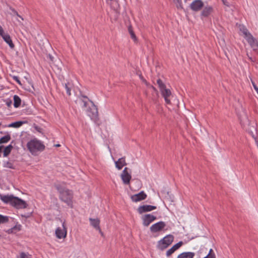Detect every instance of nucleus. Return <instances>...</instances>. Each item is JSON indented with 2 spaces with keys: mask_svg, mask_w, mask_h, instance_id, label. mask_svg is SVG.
<instances>
[{
  "mask_svg": "<svg viewBox=\"0 0 258 258\" xmlns=\"http://www.w3.org/2000/svg\"><path fill=\"white\" fill-rule=\"evenodd\" d=\"M157 83L158 85L161 94L164 97L166 103L167 104H170V100L169 97L171 95V91L166 88L165 85L161 79H159L157 80Z\"/></svg>",
  "mask_w": 258,
  "mask_h": 258,
  "instance_id": "7ed1b4c3",
  "label": "nucleus"
},
{
  "mask_svg": "<svg viewBox=\"0 0 258 258\" xmlns=\"http://www.w3.org/2000/svg\"><path fill=\"white\" fill-rule=\"evenodd\" d=\"M173 240L174 236L172 235H167L158 242L157 247L159 249L163 250L167 248Z\"/></svg>",
  "mask_w": 258,
  "mask_h": 258,
  "instance_id": "20e7f679",
  "label": "nucleus"
},
{
  "mask_svg": "<svg viewBox=\"0 0 258 258\" xmlns=\"http://www.w3.org/2000/svg\"><path fill=\"white\" fill-rule=\"evenodd\" d=\"M12 206L17 209H23L27 207V204L25 201L18 197H14Z\"/></svg>",
  "mask_w": 258,
  "mask_h": 258,
  "instance_id": "423d86ee",
  "label": "nucleus"
},
{
  "mask_svg": "<svg viewBox=\"0 0 258 258\" xmlns=\"http://www.w3.org/2000/svg\"><path fill=\"white\" fill-rule=\"evenodd\" d=\"M21 103V98L17 95L14 96V106L15 107H19Z\"/></svg>",
  "mask_w": 258,
  "mask_h": 258,
  "instance_id": "4be33fe9",
  "label": "nucleus"
},
{
  "mask_svg": "<svg viewBox=\"0 0 258 258\" xmlns=\"http://www.w3.org/2000/svg\"><path fill=\"white\" fill-rule=\"evenodd\" d=\"M128 31H129V33L131 35V38L135 41H136L137 39V37H136V36L135 35V34L134 33L132 28V27L131 26H130L128 28Z\"/></svg>",
  "mask_w": 258,
  "mask_h": 258,
  "instance_id": "cd10ccee",
  "label": "nucleus"
},
{
  "mask_svg": "<svg viewBox=\"0 0 258 258\" xmlns=\"http://www.w3.org/2000/svg\"><path fill=\"white\" fill-rule=\"evenodd\" d=\"M203 258H214V255H211L210 254H208L206 256Z\"/></svg>",
  "mask_w": 258,
  "mask_h": 258,
  "instance_id": "a19ab883",
  "label": "nucleus"
},
{
  "mask_svg": "<svg viewBox=\"0 0 258 258\" xmlns=\"http://www.w3.org/2000/svg\"><path fill=\"white\" fill-rule=\"evenodd\" d=\"M18 258H31V256L28 253H26L24 252H22L20 253V257Z\"/></svg>",
  "mask_w": 258,
  "mask_h": 258,
  "instance_id": "7c9ffc66",
  "label": "nucleus"
},
{
  "mask_svg": "<svg viewBox=\"0 0 258 258\" xmlns=\"http://www.w3.org/2000/svg\"><path fill=\"white\" fill-rule=\"evenodd\" d=\"M204 3L201 0H195L190 5V8L193 11L198 12L204 7Z\"/></svg>",
  "mask_w": 258,
  "mask_h": 258,
  "instance_id": "9d476101",
  "label": "nucleus"
},
{
  "mask_svg": "<svg viewBox=\"0 0 258 258\" xmlns=\"http://www.w3.org/2000/svg\"><path fill=\"white\" fill-rule=\"evenodd\" d=\"M152 88H153V89H154V90H156V88L152 86Z\"/></svg>",
  "mask_w": 258,
  "mask_h": 258,
  "instance_id": "09e8293b",
  "label": "nucleus"
},
{
  "mask_svg": "<svg viewBox=\"0 0 258 258\" xmlns=\"http://www.w3.org/2000/svg\"><path fill=\"white\" fill-rule=\"evenodd\" d=\"M4 167L9 168L11 169L14 168L13 163L10 161H7V162H5L4 163Z\"/></svg>",
  "mask_w": 258,
  "mask_h": 258,
  "instance_id": "c756f323",
  "label": "nucleus"
},
{
  "mask_svg": "<svg viewBox=\"0 0 258 258\" xmlns=\"http://www.w3.org/2000/svg\"><path fill=\"white\" fill-rule=\"evenodd\" d=\"M71 85L70 83H68L67 84H65V88L67 91V93L69 96H70L71 95Z\"/></svg>",
  "mask_w": 258,
  "mask_h": 258,
  "instance_id": "c85d7f7f",
  "label": "nucleus"
},
{
  "mask_svg": "<svg viewBox=\"0 0 258 258\" xmlns=\"http://www.w3.org/2000/svg\"><path fill=\"white\" fill-rule=\"evenodd\" d=\"M55 187L59 194L60 200L66 203L69 206L72 208V199L73 198L72 191L62 187L59 184L55 185Z\"/></svg>",
  "mask_w": 258,
  "mask_h": 258,
  "instance_id": "f257e3e1",
  "label": "nucleus"
},
{
  "mask_svg": "<svg viewBox=\"0 0 258 258\" xmlns=\"http://www.w3.org/2000/svg\"><path fill=\"white\" fill-rule=\"evenodd\" d=\"M13 146L11 144L5 147L4 151V156L7 157L11 153Z\"/></svg>",
  "mask_w": 258,
  "mask_h": 258,
  "instance_id": "b1692460",
  "label": "nucleus"
},
{
  "mask_svg": "<svg viewBox=\"0 0 258 258\" xmlns=\"http://www.w3.org/2000/svg\"><path fill=\"white\" fill-rule=\"evenodd\" d=\"M166 226V223L163 221H160L152 225L150 228V231L152 233H157L164 229Z\"/></svg>",
  "mask_w": 258,
  "mask_h": 258,
  "instance_id": "0eeeda50",
  "label": "nucleus"
},
{
  "mask_svg": "<svg viewBox=\"0 0 258 258\" xmlns=\"http://www.w3.org/2000/svg\"><path fill=\"white\" fill-rule=\"evenodd\" d=\"M56 147H59L60 146V145L59 144H56L55 145Z\"/></svg>",
  "mask_w": 258,
  "mask_h": 258,
  "instance_id": "de8ad7c7",
  "label": "nucleus"
},
{
  "mask_svg": "<svg viewBox=\"0 0 258 258\" xmlns=\"http://www.w3.org/2000/svg\"><path fill=\"white\" fill-rule=\"evenodd\" d=\"M240 30L242 31V32L243 33V34L244 35L245 38L246 39V40H247L248 39H249V38H251L252 36H253L251 34V33H250L248 32V30L246 28L243 27Z\"/></svg>",
  "mask_w": 258,
  "mask_h": 258,
  "instance_id": "5701e85b",
  "label": "nucleus"
},
{
  "mask_svg": "<svg viewBox=\"0 0 258 258\" xmlns=\"http://www.w3.org/2000/svg\"><path fill=\"white\" fill-rule=\"evenodd\" d=\"M89 221H90L91 225L94 227L96 229L98 230L99 232L101 233V235L103 236V234L101 231V230L99 227L100 221L98 219H93L91 218H89Z\"/></svg>",
  "mask_w": 258,
  "mask_h": 258,
  "instance_id": "f3484780",
  "label": "nucleus"
},
{
  "mask_svg": "<svg viewBox=\"0 0 258 258\" xmlns=\"http://www.w3.org/2000/svg\"><path fill=\"white\" fill-rule=\"evenodd\" d=\"M24 123H25V122L22 121H16V122H12V123L9 124L8 125V126L18 128V127H20L21 125H22Z\"/></svg>",
  "mask_w": 258,
  "mask_h": 258,
  "instance_id": "393cba45",
  "label": "nucleus"
},
{
  "mask_svg": "<svg viewBox=\"0 0 258 258\" xmlns=\"http://www.w3.org/2000/svg\"><path fill=\"white\" fill-rule=\"evenodd\" d=\"M14 196L11 195H2L0 194V199L5 203L10 204L12 205Z\"/></svg>",
  "mask_w": 258,
  "mask_h": 258,
  "instance_id": "a211bd4d",
  "label": "nucleus"
},
{
  "mask_svg": "<svg viewBox=\"0 0 258 258\" xmlns=\"http://www.w3.org/2000/svg\"><path fill=\"white\" fill-rule=\"evenodd\" d=\"M214 11L212 6H207L204 8L201 12V16L204 17H208Z\"/></svg>",
  "mask_w": 258,
  "mask_h": 258,
  "instance_id": "6ab92c4d",
  "label": "nucleus"
},
{
  "mask_svg": "<svg viewBox=\"0 0 258 258\" xmlns=\"http://www.w3.org/2000/svg\"><path fill=\"white\" fill-rule=\"evenodd\" d=\"M9 221V217L8 216H3L0 214V224L7 223Z\"/></svg>",
  "mask_w": 258,
  "mask_h": 258,
  "instance_id": "bb28decb",
  "label": "nucleus"
},
{
  "mask_svg": "<svg viewBox=\"0 0 258 258\" xmlns=\"http://www.w3.org/2000/svg\"><path fill=\"white\" fill-rule=\"evenodd\" d=\"M195 253L192 252H184L179 254L177 258H194Z\"/></svg>",
  "mask_w": 258,
  "mask_h": 258,
  "instance_id": "412c9836",
  "label": "nucleus"
},
{
  "mask_svg": "<svg viewBox=\"0 0 258 258\" xmlns=\"http://www.w3.org/2000/svg\"><path fill=\"white\" fill-rule=\"evenodd\" d=\"M240 123L242 125V126H243V127H245V125H246V123L244 122V121L241 120L240 121Z\"/></svg>",
  "mask_w": 258,
  "mask_h": 258,
  "instance_id": "37998d69",
  "label": "nucleus"
},
{
  "mask_svg": "<svg viewBox=\"0 0 258 258\" xmlns=\"http://www.w3.org/2000/svg\"><path fill=\"white\" fill-rule=\"evenodd\" d=\"M253 50L258 52V41L253 36L247 40Z\"/></svg>",
  "mask_w": 258,
  "mask_h": 258,
  "instance_id": "dca6fc26",
  "label": "nucleus"
},
{
  "mask_svg": "<svg viewBox=\"0 0 258 258\" xmlns=\"http://www.w3.org/2000/svg\"><path fill=\"white\" fill-rule=\"evenodd\" d=\"M90 101L92 103V105L91 107H89L87 110L88 114L91 117V119L93 120L96 123L99 125V123L97 122L98 120V108L97 106L94 104L93 101L91 100H90Z\"/></svg>",
  "mask_w": 258,
  "mask_h": 258,
  "instance_id": "39448f33",
  "label": "nucleus"
},
{
  "mask_svg": "<svg viewBox=\"0 0 258 258\" xmlns=\"http://www.w3.org/2000/svg\"><path fill=\"white\" fill-rule=\"evenodd\" d=\"M4 40L9 45V47L13 49L15 48V45L13 43L11 37L8 33H6L4 31L1 36Z\"/></svg>",
  "mask_w": 258,
  "mask_h": 258,
  "instance_id": "4468645a",
  "label": "nucleus"
},
{
  "mask_svg": "<svg viewBox=\"0 0 258 258\" xmlns=\"http://www.w3.org/2000/svg\"><path fill=\"white\" fill-rule=\"evenodd\" d=\"M157 209V207L154 206L144 205L140 206L138 207L137 211L140 214H142L144 213L150 212Z\"/></svg>",
  "mask_w": 258,
  "mask_h": 258,
  "instance_id": "f8f14e48",
  "label": "nucleus"
},
{
  "mask_svg": "<svg viewBox=\"0 0 258 258\" xmlns=\"http://www.w3.org/2000/svg\"><path fill=\"white\" fill-rule=\"evenodd\" d=\"M1 125V123H0V125Z\"/></svg>",
  "mask_w": 258,
  "mask_h": 258,
  "instance_id": "8fccbe9b",
  "label": "nucleus"
},
{
  "mask_svg": "<svg viewBox=\"0 0 258 258\" xmlns=\"http://www.w3.org/2000/svg\"><path fill=\"white\" fill-rule=\"evenodd\" d=\"M62 229L60 227H57L55 230L56 236L59 239L65 238L67 234V227L64 222L62 223Z\"/></svg>",
  "mask_w": 258,
  "mask_h": 258,
  "instance_id": "6e6552de",
  "label": "nucleus"
},
{
  "mask_svg": "<svg viewBox=\"0 0 258 258\" xmlns=\"http://www.w3.org/2000/svg\"><path fill=\"white\" fill-rule=\"evenodd\" d=\"M140 77V78L141 79V80L144 82L145 83V84H147V82L146 81V80L144 78V77L142 76V75H140L139 76Z\"/></svg>",
  "mask_w": 258,
  "mask_h": 258,
  "instance_id": "e433bc0d",
  "label": "nucleus"
},
{
  "mask_svg": "<svg viewBox=\"0 0 258 258\" xmlns=\"http://www.w3.org/2000/svg\"><path fill=\"white\" fill-rule=\"evenodd\" d=\"M183 242L181 241L174 244L171 248L166 251V256L168 257L170 256L176 250L179 249L183 245Z\"/></svg>",
  "mask_w": 258,
  "mask_h": 258,
  "instance_id": "2eb2a0df",
  "label": "nucleus"
},
{
  "mask_svg": "<svg viewBox=\"0 0 258 258\" xmlns=\"http://www.w3.org/2000/svg\"><path fill=\"white\" fill-rule=\"evenodd\" d=\"M143 224L144 226H148L153 221L155 220L157 218L156 216L151 214H145L142 216Z\"/></svg>",
  "mask_w": 258,
  "mask_h": 258,
  "instance_id": "1a4fd4ad",
  "label": "nucleus"
},
{
  "mask_svg": "<svg viewBox=\"0 0 258 258\" xmlns=\"http://www.w3.org/2000/svg\"><path fill=\"white\" fill-rule=\"evenodd\" d=\"M251 83H252V86H253L254 90H255V91L256 92V93L258 94V87H257V86L256 85V84H255V83L254 82L251 81Z\"/></svg>",
  "mask_w": 258,
  "mask_h": 258,
  "instance_id": "72a5a7b5",
  "label": "nucleus"
},
{
  "mask_svg": "<svg viewBox=\"0 0 258 258\" xmlns=\"http://www.w3.org/2000/svg\"><path fill=\"white\" fill-rule=\"evenodd\" d=\"M147 196L144 191H142L137 194L132 195L131 197L134 202H138L146 199Z\"/></svg>",
  "mask_w": 258,
  "mask_h": 258,
  "instance_id": "ddd939ff",
  "label": "nucleus"
},
{
  "mask_svg": "<svg viewBox=\"0 0 258 258\" xmlns=\"http://www.w3.org/2000/svg\"><path fill=\"white\" fill-rule=\"evenodd\" d=\"M47 57H48L51 61H53L54 57L51 55L48 54Z\"/></svg>",
  "mask_w": 258,
  "mask_h": 258,
  "instance_id": "58836bf2",
  "label": "nucleus"
},
{
  "mask_svg": "<svg viewBox=\"0 0 258 258\" xmlns=\"http://www.w3.org/2000/svg\"><path fill=\"white\" fill-rule=\"evenodd\" d=\"M4 30L1 26H0V35L2 36L4 32Z\"/></svg>",
  "mask_w": 258,
  "mask_h": 258,
  "instance_id": "79ce46f5",
  "label": "nucleus"
},
{
  "mask_svg": "<svg viewBox=\"0 0 258 258\" xmlns=\"http://www.w3.org/2000/svg\"><path fill=\"white\" fill-rule=\"evenodd\" d=\"M27 147L29 151L34 154L37 151H42L44 150V145L40 141L37 140H32L27 144Z\"/></svg>",
  "mask_w": 258,
  "mask_h": 258,
  "instance_id": "f03ea898",
  "label": "nucleus"
},
{
  "mask_svg": "<svg viewBox=\"0 0 258 258\" xmlns=\"http://www.w3.org/2000/svg\"><path fill=\"white\" fill-rule=\"evenodd\" d=\"M10 140L11 136L8 134L0 139V144L8 143Z\"/></svg>",
  "mask_w": 258,
  "mask_h": 258,
  "instance_id": "a878e982",
  "label": "nucleus"
},
{
  "mask_svg": "<svg viewBox=\"0 0 258 258\" xmlns=\"http://www.w3.org/2000/svg\"><path fill=\"white\" fill-rule=\"evenodd\" d=\"M208 254H210L211 255H214V258H216L215 253H214L212 249H210Z\"/></svg>",
  "mask_w": 258,
  "mask_h": 258,
  "instance_id": "c9c22d12",
  "label": "nucleus"
},
{
  "mask_svg": "<svg viewBox=\"0 0 258 258\" xmlns=\"http://www.w3.org/2000/svg\"><path fill=\"white\" fill-rule=\"evenodd\" d=\"M82 97L84 98L88 99V97L85 95H82Z\"/></svg>",
  "mask_w": 258,
  "mask_h": 258,
  "instance_id": "c03bdc74",
  "label": "nucleus"
},
{
  "mask_svg": "<svg viewBox=\"0 0 258 258\" xmlns=\"http://www.w3.org/2000/svg\"><path fill=\"white\" fill-rule=\"evenodd\" d=\"M246 121L249 124V121L248 120L247 118H245Z\"/></svg>",
  "mask_w": 258,
  "mask_h": 258,
  "instance_id": "49530a36",
  "label": "nucleus"
},
{
  "mask_svg": "<svg viewBox=\"0 0 258 258\" xmlns=\"http://www.w3.org/2000/svg\"><path fill=\"white\" fill-rule=\"evenodd\" d=\"M35 128H36L38 131H39V129H40V128H39V127H38V126H36V127H35Z\"/></svg>",
  "mask_w": 258,
  "mask_h": 258,
  "instance_id": "a18cd8bd",
  "label": "nucleus"
},
{
  "mask_svg": "<svg viewBox=\"0 0 258 258\" xmlns=\"http://www.w3.org/2000/svg\"><path fill=\"white\" fill-rule=\"evenodd\" d=\"M12 104V100H10V99H8V100H6V104H7V105L9 107H11V106Z\"/></svg>",
  "mask_w": 258,
  "mask_h": 258,
  "instance_id": "f704fd0d",
  "label": "nucleus"
},
{
  "mask_svg": "<svg viewBox=\"0 0 258 258\" xmlns=\"http://www.w3.org/2000/svg\"><path fill=\"white\" fill-rule=\"evenodd\" d=\"M82 102L83 103V107H86L87 105V102L86 100H82Z\"/></svg>",
  "mask_w": 258,
  "mask_h": 258,
  "instance_id": "ea45409f",
  "label": "nucleus"
},
{
  "mask_svg": "<svg viewBox=\"0 0 258 258\" xmlns=\"http://www.w3.org/2000/svg\"><path fill=\"white\" fill-rule=\"evenodd\" d=\"M127 169L128 168L127 167L124 168L120 175L123 183L126 185L130 184L131 179L132 178V176L128 172Z\"/></svg>",
  "mask_w": 258,
  "mask_h": 258,
  "instance_id": "9b49d317",
  "label": "nucleus"
},
{
  "mask_svg": "<svg viewBox=\"0 0 258 258\" xmlns=\"http://www.w3.org/2000/svg\"><path fill=\"white\" fill-rule=\"evenodd\" d=\"M13 79L16 81L18 83H19L20 85H22L21 83V82L19 80V78L17 76H13Z\"/></svg>",
  "mask_w": 258,
  "mask_h": 258,
  "instance_id": "473e14b6",
  "label": "nucleus"
},
{
  "mask_svg": "<svg viewBox=\"0 0 258 258\" xmlns=\"http://www.w3.org/2000/svg\"><path fill=\"white\" fill-rule=\"evenodd\" d=\"M12 11L13 12L14 14H15L16 16H17L18 17H19L21 19V20H23V18L18 14V12L15 9H12Z\"/></svg>",
  "mask_w": 258,
  "mask_h": 258,
  "instance_id": "2f4dec72",
  "label": "nucleus"
},
{
  "mask_svg": "<svg viewBox=\"0 0 258 258\" xmlns=\"http://www.w3.org/2000/svg\"><path fill=\"white\" fill-rule=\"evenodd\" d=\"M115 166L118 169L120 170L122 168L123 166L126 165V163L125 160V157H122L119 158L117 161L115 162Z\"/></svg>",
  "mask_w": 258,
  "mask_h": 258,
  "instance_id": "aec40b11",
  "label": "nucleus"
},
{
  "mask_svg": "<svg viewBox=\"0 0 258 258\" xmlns=\"http://www.w3.org/2000/svg\"><path fill=\"white\" fill-rule=\"evenodd\" d=\"M222 2H223V4L227 6V7H229V3L227 1V0H222Z\"/></svg>",
  "mask_w": 258,
  "mask_h": 258,
  "instance_id": "4c0bfd02",
  "label": "nucleus"
}]
</instances>
